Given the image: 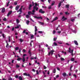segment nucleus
I'll list each match as a JSON object with an SVG mask.
<instances>
[{
	"instance_id": "nucleus-38",
	"label": "nucleus",
	"mask_w": 80,
	"mask_h": 80,
	"mask_svg": "<svg viewBox=\"0 0 80 80\" xmlns=\"http://www.w3.org/2000/svg\"><path fill=\"white\" fill-rule=\"evenodd\" d=\"M28 14L29 15H30V14H31V12H30V11H29L28 12Z\"/></svg>"
},
{
	"instance_id": "nucleus-45",
	"label": "nucleus",
	"mask_w": 80,
	"mask_h": 80,
	"mask_svg": "<svg viewBox=\"0 0 80 80\" xmlns=\"http://www.w3.org/2000/svg\"><path fill=\"white\" fill-rule=\"evenodd\" d=\"M38 32L39 33H43V32L39 31Z\"/></svg>"
},
{
	"instance_id": "nucleus-5",
	"label": "nucleus",
	"mask_w": 80,
	"mask_h": 80,
	"mask_svg": "<svg viewBox=\"0 0 80 80\" xmlns=\"http://www.w3.org/2000/svg\"><path fill=\"white\" fill-rule=\"evenodd\" d=\"M27 54H24L23 55V62H24L25 61V56H26Z\"/></svg>"
},
{
	"instance_id": "nucleus-22",
	"label": "nucleus",
	"mask_w": 80,
	"mask_h": 80,
	"mask_svg": "<svg viewBox=\"0 0 80 80\" xmlns=\"http://www.w3.org/2000/svg\"><path fill=\"white\" fill-rule=\"evenodd\" d=\"M61 5H62V4H61V2H60L58 4V8H60V7L61 6Z\"/></svg>"
},
{
	"instance_id": "nucleus-57",
	"label": "nucleus",
	"mask_w": 80,
	"mask_h": 80,
	"mask_svg": "<svg viewBox=\"0 0 80 80\" xmlns=\"http://www.w3.org/2000/svg\"><path fill=\"white\" fill-rule=\"evenodd\" d=\"M15 29V28H12V31H13V30H14Z\"/></svg>"
},
{
	"instance_id": "nucleus-20",
	"label": "nucleus",
	"mask_w": 80,
	"mask_h": 80,
	"mask_svg": "<svg viewBox=\"0 0 80 80\" xmlns=\"http://www.w3.org/2000/svg\"><path fill=\"white\" fill-rule=\"evenodd\" d=\"M16 22L17 23H19L20 22V20H18V19H16Z\"/></svg>"
},
{
	"instance_id": "nucleus-47",
	"label": "nucleus",
	"mask_w": 80,
	"mask_h": 80,
	"mask_svg": "<svg viewBox=\"0 0 80 80\" xmlns=\"http://www.w3.org/2000/svg\"><path fill=\"white\" fill-rule=\"evenodd\" d=\"M48 8L49 9H51V8H52V6H51L48 7Z\"/></svg>"
},
{
	"instance_id": "nucleus-37",
	"label": "nucleus",
	"mask_w": 80,
	"mask_h": 80,
	"mask_svg": "<svg viewBox=\"0 0 80 80\" xmlns=\"http://www.w3.org/2000/svg\"><path fill=\"white\" fill-rule=\"evenodd\" d=\"M2 37H3V38H5V34L2 33Z\"/></svg>"
},
{
	"instance_id": "nucleus-14",
	"label": "nucleus",
	"mask_w": 80,
	"mask_h": 80,
	"mask_svg": "<svg viewBox=\"0 0 80 80\" xmlns=\"http://www.w3.org/2000/svg\"><path fill=\"white\" fill-rule=\"evenodd\" d=\"M22 60V62H23V58H18L17 59V60L18 61H20V60Z\"/></svg>"
},
{
	"instance_id": "nucleus-64",
	"label": "nucleus",
	"mask_w": 80,
	"mask_h": 80,
	"mask_svg": "<svg viewBox=\"0 0 80 80\" xmlns=\"http://www.w3.org/2000/svg\"><path fill=\"white\" fill-rule=\"evenodd\" d=\"M9 80H12V79L10 78H9Z\"/></svg>"
},
{
	"instance_id": "nucleus-9",
	"label": "nucleus",
	"mask_w": 80,
	"mask_h": 80,
	"mask_svg": "<svg viewBox=\"0 0 80 80\" xmlns=\"http://www.w3.org/2000/svg\"><path fill=\"white\" fill-rule=\"evenodd\" d=\"M28 53L30 56H32V53H31V49H29L28 50Z\"/></svg>"
},
{
	"instance_id": "nucleus-4",
	"label": "nucleus",
	"mask_w": 80,
	"mask_h": 80,
	"mask_svg": "<svg viewBox=\"0 0 80 80\" xmlns=\"http://www.w3.org/2000/svg\"><path fill=\"white\" fill-rule=\"evenodd\" d=\"M34 18H37V19H42V17H37L36 16H35Z\"/></svg>"
},
{
	"instance_id": "nucleus-61",
	"label": "nucleus",
	"mask_w": 80,
	"mask_h": 80,
	"mask_svg": "<svg viewBox=\"0 0 80 80\" xmlns=\"http://www.w3.org/2000/svg\"><path fill=\"white\" fill-rule=\"evenodd\" d=\"M48 2L50 3V2L51 1V0H48Z\"/></svg>"
},
{
	"instance_id": "nucleus-23",
	"label": "nucleus",
	"mask_w": 80,
	"mask_h": 80,
	"mask_svg": "<svg viewBox=\"0 0 80 80\" xmlns=\"http://www.w3.org/2000/svg\"><path fill=\"white\" fill-rule=\"evenodd\" d=\"M53 52H54V51L52 50L51 51V55H52L53 54Z\"/></svg>"
},
{
	"instance_id": "nucleus-50",
	"label": "nucleus",
	"mask_w": 80,
	"mask_h": 80,
	"mask_svg": "<svg viewBox=\"0 0 80 80\" xmlns=\"http://www.w3.org/2000/svg\"><path fill=\"white\" fill-rule=\"evenodd\" d=\"M58 77H59V75H57L56 78H58Z\"/></svg>"
},
{
	"instance_id": "nucleus-27",
	"label": "nucleus",
	"mask_w": 80,
	"mask_h": 80,
	"mask_svg": "<svg viewBox=\"0 0 80 80\" xmlns=\"http://www.w3.org/2000/svg\"><path fill=\"white\" fill-rule=\"evenodd\" d=\"M61 61H65V59L62 58H61Z\"/></svg>"
},
{
	"instance_id": "nucleus-52",
	"label": "nucleus",
	"mask_w": 80,
	"mask_h": 80,
	"mask_svg": "<svg viewBox=\"0 0 80 80\" xmlns=\"http://www.w3.org/2000/svg\"><path fill=\"white\" fill-rule=\"evenodd\" d=\"M44 69H47V67H46L45 65L44 66Z\"/></svg>"
},
{
	"instance_id": "nucleus-3",
	"label": "nucleus",
	"mask_w": 80,
	"mask_h": 80,
	"mask_svg": "<svg viewBox=\"0 0 80 80\" xmlns=\"http://www.w3.org/2000/svg\"><path fill=\"white\" fill-rule=\"evenodd\" d=\"M39 12L41 13H42L43 14V13H45V11H43V10L42 9H40L39 11Z\"/></svg>"
},
{
	"instance_id": "nucleus-15",
	"label": "nucleus",
	"mask_w": 80,
	"mask_h": 80,
	"mask_svg": "<svg viewBox=\"0 0 80 80\" xmlns=\"http://www.w3.org/2000/svg\"><path fill=\"white\" fill-rule=\"evenodd\" d=\"M32 5L30 4L29 7V8H28L29 10H31V8H32Z\"/></svg>"
},
{
	"instance_id": "nucleus-41",
	"label": "nucleus",
	"mask_w": 80,
	"mask_h": 80,
	"mask_svg": "<svg viewBox=\"0 0 80 80\" xmlns=\"http://www.w3.org/2000/svg\"><path fill=\"white\" fill-rule=\"evenodd\" d=\"M65 13L66 15H69V13L68 12H66Z\"/></svg>"
},
{
	"instance_id": "nucleus-63",
	"label": "nucleus",
	"mask_w": 80,
	"mask_h": 80,
	"mask_svg": "<svg viewBox=\"0 0 80 80\" xmlns=\"http://www.w3.org/2000/svg\"><path fill=\"white\" fill-rule=\"evenodd\" d=\"M80 13H79V14H78V17H80Z\"/></svg>"
},
{
	"instance_id": "nucleus-19",
	"label": "nucleus",
	"mask_w": 80,
	"mask_h": 80,
	"mask_svg": "<svg viewBox=\"0 0 80 80\" xmlns=\"http://www.w3.org/2000/svg\"><path fill=\"white\" fill-rule=\"evenodd\" d=\"M39 23H40V25H44V23L41 22L40 21H39L38 22Z\"/></svg>"
},
{
	"instance_id": "nucleus-6",
	"label": "nucleus",
	"mask_w": 80,
	"mask_h": 80,
	"mask_svg": "<svg viewBox=\"0 0 80 80\" xmlns=\"http://www.w3.org/2000/svg\"><path fill=\"white\" fill-rule=\"evenodd\" d=\"M12 13V11H10L8 12V14L7 15V17H9V16L10 15H11Z\"/></svg>"
},
{
	"instance_id": "nucleus-1",
	"label": "nucleus",
	"mask_w": 80,
	"mask_h": 80,
	"mask_svg": "<svg viewBox=\"0 0 80 80\" xmlns=\"http://www.w3.org/2000/svg\"><path fill=\"white\" fill-rule=\"evenodd\" d=\"M38 8L34 6L33 8V10L32 11V12L33 13H35V10L36 11H38Z\"/></svg>"
},
{
	"instance_id": "nucleus-54",
	"label": "nucleus",
	"mask_w": 80,
	"mask_h": 80,
	"mask_svg": "<svg viewBox=\"0 0 80 80\" xmlns=\"http://www.w3.org/2000/svg\"><path fill=\"white\" fill-rule=\"evenodd\" d=\"M30 59L31 60H33L34 59V58H33V57L32 58L31 57V58Z\"/></svg>"
},
{
	"instance_id": "nucleus-36",
	"label": "nucleus",
	"mask_w": 80,
	"mask_h": 80,
	"mask_svg": "<svg viewBox=\"0 0 80 80\" xmlns=\"http://www.w3.org/2000/svg\"><path fill=\"white\" fill-rule=\"evenodd\" d=\"M35 6L34 7H37V6L38 5V4H37V3H35Z\"/></svg>"
},
{
	"instance_id": "nucleus-11",
	"label": "nucleus",
	"mask_w": 80,
	"mask_h": 80,
	"mask_svg": "<svg viewBox=\"0 0 80 80\" xmlns=\"http://www.w3.org/2000/svg\"><path fill=\"white\" fill-rule=\"evenodd\" d=\"M20 8V6L17 5L15 8L16 10H18V8Z\"/></svg>"
},
{
	"instance_id": "nucleus-39",
	"label": "nucleus",
	"mask_w": 80,
	"mask_h": 80,
	"mask_svg": "<svg viewBox=\"0 0 80 80\" xmlns=\"http://www.w3.org/2000/svg\"><path fill=\"white\" fill-rule=\"evenodd\" d=\"M74 20H75L74 19H72L71 20V21L72 22H74Z\"/></svg>"
},
{
	"instance_id": "nucleus-35",
	"label": "nucleus",
	"mask_w": 80,
	"mask_h": 80,
	"mask_svg": "<svg viewBox=\"0 0 80 80\" xmlns=\"http://www.w3.org/2000/svg\"><path fill=\"white\" fill-rule=\"evenodd\" d=\"M16 68H19V67H20V66H19L18 64H16Z\"/></svg>"
},
{
	"instance_id": "nucleus-32",
	"label": "nucleus",
	"mask_w": 80,
	"mask_h": 80,
	"mask_svg": "<svg viewBox=\"0 0 80 80\" xmlns=\"http://www.w3.org/2000/svg\"><path fill=\"white\" fill-rule=\"evenodd\" d=\"M23 75L25 76H28V74H27L26 73H23Z\"/></svg>"
},
{
	"instance_id": "nucleus-25",
	"label": "nucleus",
	"mask_w": 80,
	"mask_h": 80,
	"mask_svg": "<svg viewBox=\"0 0 80 80\" xmlns=\"http://www.w3.org/2000/svg\"><path fill=\"white\" fill-rule=\"evenodd\" d=\"M55 1H52V3L51 5L52 6H53V5H54V4H55Z\"/></svg>"
},
{
	"instance_id": "nucleus-8",
	"label": "nucleus",
	"mask_w": 80,
	"mask_h": 80,
	"mask_svg": "<svg viewBox=\"0 0 80 80\" xmlns=\"http://www.w3.org/2000/svg\"><path fill=\"white\" fill-rule=\"evenodd\" d=\"M5 12V8H2L1 11L2 13H3Z\"/></svg>"
},
{
	"instance_id": "nucleus-49",
	"label": "nucleus",
	"mask_w": 80,
	"mask_h": 80,
	"mask_svg": "<svg viewBox=\"0 0 80 80\" xmlns=\"http://www.w3.org/2000/svg\"><path fill=\"white\" fill-rule=\"evenodd\" d=\"M19 53H20L21 52V48H20L19 49Z\"/></svg>"
},
{
	"instance_id": "nucleus-46",
	"label": "nucleus",
	"mask_w": 80,
	"mask_h": 80,
	"mask_svg": "<svg viewBox=\"0 0 80 80\" xmlns=\"http://www.w3.org/2000/svg\"><path fill=\"white\" fill-rule=\"evenodd\" d=\"M55 32H56V31H55V30H54L53 32V34H55Z\"/></svg>"
},
{
	"instance_id": "nucleus-43",
	"label": "nucleus",
	"mask_w": 80,
	"mask_h": 80,
	"mask_svg": "<svg viewBox=\"0 0 80 80\" xmlns=\"http://www.w3.org/2000/svg\"><path fill=\"white\" fill-rule=\"evenodd\" d=\"M15 28H19V26H17V27H15Z\"/></svg>"
},
{
	"instance_id": "nucleus-51",
	"label": "nucleus",
	"mask_w": 80,
	"mask_h": 80,
	"mask_svg": "<svg viewBox=\"0 0 80 80\" xmlns=\"http://www.w3.org/2000/svg\"><path fill=\"white\" fill-rule=\"evenodd\" d=\"M58 33H61V31H58Z\"/></svg>"
},
{
	"instance_id": "nucleus-56",
	"label": "nucleus",
	"mask_w": 80,
	"mask_h": 80,
	"mask_svg": "<svg viewBox=\"0 0 80 80\" xmlns=\"http://www.w3.org/2000/svg\"><path fill=\"white\" fill-rule=\"evenodd\" d=\"M30 20L32 22H34V20H33L32 19V18H30Z\"/></svg>"
},
{
	"instance_id": "nucleus-28",
	"label": "nucleus",
	"mask_w": 80,
	"mask_h": 80,
	"mask_svg": "<svg viewBox=\"0 0 80 80\" xmlns=\"http://www.w3.org/2000/svg\"><path fill=\"white\" fill-rule=\"evenodd\" d=\"M19 49V48L18 47H16L15 48V50H18Z\"/></svg>"
},
{
	"instance_id": "nucleus-48",
	"label": "nucleus",
	"mask_w": 80,
	"mask_h": 80,
	"mask_svg": "<svg viewBox=\"0 0 80 80\" xmlns=\"http://www.w3.org/2000/svg\"><path fill=\"white\" fill-rule=\"evenodd\" d=\"M14 5H17V2H14Z\"/></svg>"
},
{
	"instance_id": "nucleus-17",
	"label": "nucleus",
	"mask_w": 80,
	"mask_h": 80,
	"mask_svg": "<svg viewBox=\"0 0 80 80\" xmlns=\"http://www.w3.org/2000/svg\"><path fill=\"white\" fill-rule=\"evenodd\" d=\"M35 32H37V30H38V29H37V26H35Z\"/></svg>"
},
{
	"instance_id": "nucleus-12",
	"label": "nucleus",
	"mask_w": 80,
	"mask_h": 80,
	"mask_svg": "<svg viewBox=\"0 0 80 80\" xmlns=\"http://www.w3.org/2000/svg\"><path fill=\"white\" fill-rule=\"evenodd\" d=\"M58 19V17H56L53 19V20L52 21V22H53L54 21H55V20H57Z\"/></svg>"
},
{
	"instance_id": "nucleus-59",
	"label": "nucleus",
	"mask_w": 80,
	"mask_h": 80,
	"mask_svg": "<svg viewBox=\"0 0 80 80\" xmlns=\"http://www.w3.org/2000/svg\"><path fill=\"white\" fill-rule=\"evenodd\" d=\"M25 32H26V30H24L23 32V33H25Z\"/></svg>"
},
{
	"instance_id": "nucleus-18",
	"label": "nucleus",
	"mask_w": 80,
	"mask_h": 80,
	"mask_svg": "<svg viewBox=\"0 0 80 80\" xmlns=\"http://www.w3.org/2000/svg\"><path fill=\"white\" fill-rule=\"evenodd\" d=\"M19 40H20V42L22 43V42H23V39H22V38H20L19 39Z\"/></svg>"
},
{
	"instance_id": "nucleus-62",
	"label": "nucleus",
	"mask_w": 80,
	"mask_h": 80,
	"mask_svg": "<svg viewBox=\"0 0 80 80\" xmlns=\"http://www.w3.org/2000/svg\"><path fill=\"white\" fill-rule=\"evenodd\" d=\"M32 70L33 72H35V69H32Z\"/></svg>"
},
{
	"instance_id": "nucleus-24",
	"label": "nucleus",
	"mask_w": 80,
	"mask_h": 80,
	"mask_svg": "<svg viewBox=\"0 0 80 80\" xmlns=\"http://www.w3.org/2000/svg\"><path fill=\"white\" fill-rule=\"evenodd\" d=\"M53 73H56V69H55V68H54V69L53 72Z\"/></svg>"
},
{
	"instance_id": "nucleus-2",
	"label": "nucleus",
	"mask_w": 80,
	"mask_h": 80,
	"mask_svg": "<svg viewBox=\"0 0 80 80\" xmlns=\"http://www.w3.org/2000/svg\"><path fill=\"white\" fill-rule=\"evenodd\" d=\"M23 7V6H22L21 7V8L19 9V10L17 11V12H20L21 13H22V8Z\"/></svg>"
},
{
	"instance_id": "nucleus-55",
	"label": "nucleus",
	"mask_w": 80,
	"mask_h": 80,
	"mask_svg": "<svg viewBox=\"0 0 80 80\" xmlns=\"http://www.w3.org/2000/svg\"><path fill=\"white\" fill-rule=\"evenodd\" d=\"M8 43H7V45L6 46V48H8Z\"/></svg>"
},
{
	"instance_id": "nucleus-7",
	"label": "nucleus",
	"mask_w": 80,
	"mask_h": 80,
	"mask_svg": "<svg viewBox=\"0 0 80 80\" xmlns=\"http://www.w3.org/2000/svg\"><path fill=\"white\" fill-rule=\"evenodd\" d=\"M62 76L64 77H65L66 76H68V74H67V73L66 72H64L62 74Z\"/></svg>"
},
{
	"instance_id": "nucleus-40",
	"label": "nucleus",
	"mask_w": 80,
	"mask_h": 80,
	"mask_svg": "<svg viewBox=\"0 0 80 80\" xmlns=\"http://www.w3.org/2000/svg\"><path fill=\"white\" fill-rule=\"evenodd\" d=\"M54 41H56L57 40V38H54L53 39Z\"/></svg>"
},
{
	"instance_id": "nucleus-30",
	"label": "nucleus",
	"mask_w": 80,
	"mask_h": 80,
	"mask_svg": "<svg viewBox=\"0 0 80 80\" xmlns=\"http://www.w3.org/2000/svg\"><path fill=\"white\" fill-rule=\"evenodd\" d=\"M71 61H72V62H73V61L75 60V58H72L71 59Z\"/></svg>"
},
{
	"instance_id": "nucleus-16",
	"label": "nucleus",
	"mask_w": 80,
	"mask_h": 80,
	"mask_svg": "<svg viewBox=\"0 0 80 80\" xmlns=\"http://www.w3.org/2000/svg\"><path fill=\"white\" fill-rule=\"evenodd\" d=\"M70 7V5L69 4H67L66 5V8H69Z\"/></svg>"
},
{
	"instance_id": "nucleus-34",
	"label": "nucleus",
	"mask_w": 80,
	"mask_h": 80,
	"mask_svg": "<svg viewBox=\"0 0 80 80\" xmlns=\"http://www.w3.org/2000/svg\"><path fill=\"white\" fill-rule=\"evenodd\" d=\"M26 18H28L30 17V16L28 15H27L26 16Z\"/></svg>"
},
{
	"instance_id": "nucleus-31",
	"label": "nucleus",
	"mask_w": 80,
	"mask_h": 80,
	"mask_svg": "<svg viewBox=\"0 0 80 80\" xmlns=\"http://www.w3.org/2000/svg\"><path fill=\"white\" fill-rule=\"evenodd\" d=\"M3 21H5V22H6L7 21V18H4L3 19Z\"/></svg>"
},
{
	"instance_id": "nucleus-53",
	"label": "nucleus",
	"mask_w": 80,
	"mask_h": 80,
	"mask_svg": "<svg viewBox=\"0 0 80 80\" xmlns=\"http://www.w3.org/2000/svg\"><path fill=\"white\" fill-rule=\"evenodd\" d=\"M51 54V52H49V53L48 54V55H49V56Z\"/></svg>"
},
{
	"instance_id": "nucleus-42",
	"label": "nucleus",
	"mask_w": 80,
	"mask_h": 80,
	"mask_svg": "<svg viewBox=\"0 0 80 80\" xmlns=\"http://www.w3.org/2000/svg\"><path fill=\"white\" fill-rule=\"evenodd\" d=\"M73 77H75V78H77V75H76L73 74Z\"/></svg>"
},
{
	"instance_id": "nucleus-29",
	"label": "nucleus",
	"mask_w": 80,
	"mask_h": 80,
	"mask_svg": "<svg viewBox=\"0 0 80 80\" xmlns=\"http://www.w3.org/2000/svg\"><path fill=\"white\" fill-rule=\"evenodd\" d=\"M34 37V36H33V35L32 34L31 36V39H32V38H33Z\"/></svg>"
},
{
	"instance_id": "nucleus-21",
	"label": "nucleus",
	"mask_w": 80,
	"mask_h": 80,
	"mask_svg": "<svg viewBox=\"0 0 80 80\" xmlns=\"http://www.w3.org/2000/svg\"><path fill=\"white\" fill-rule=\"evenodd\" d=\"M19 79L20 80H23V78H22V77L21 76H19L18 77Z\"/></svg>"
},
{
	"instance_id": "nucleus-33",
	"label": "nucleus",
	"mask_w": 80,
	"mask_h": 80,
	"mask_svg": "<svg viewBox=\"0 0 80 80\" xmlns=\"http://www.w3.org/2000/svg\"><path fill=\"white\" fill-rule=\"evenodd\" d=\"M54 45H55V46H57V45H58L57 43H56L55 42H54Z\"/></svg>"
},
{
	"instance_id": "nucleus-13",
	"label": "nucleus",
	"mask_w": 80,
	"mask_h": 80,
	"mask_svg": "<svg viewBox=\"0 0 80 80\" xmlns=\"http://www.w3.org/2000/svg\"><path fill=\"white\" fill-rule=\"evenodd\" d=\"M74 43L76 45H78V42H77V41L76 40L74 41Z\"/></svg>"
},
{
	"instance_id": "nucleus-26",
	"label": "nucleus",
	"mask_w": 80,
	"mask_h": 80,
	"mask_svg": "<svg viewBox=\"0 0 80 80\" xmlns=\"http://www.w3.org/2000/svg\"><path fill=\"white\" fill-rule=\"evenodd\" d=\"M26 23L27 24L29 25V23H30V21H29V20L27 21L26 22Z\"/></svg>"
},
{
	"instance_id": "nucleus-44",
	"label": "nucleus",
	"mask_w": 80,
	"mask_h": 80,
	"mask_svg": "<svg viewBox=\"0 0 80 80\" xmlns=\"http://www.w3.org/2000/svg\"><path fill=\"white\" fill-rule=\"evenodd\" d=\"M15 77H16V78H18V76L16 75L15 76Z\"/></svg>"
},
{
	"instance_id": "nucleus-60",
	"label": "nucleus",
	"mask_w": 80,
	"mask_h": 80,
	"mask_svg": "<svg viewBox=\"0 0 80 80\" xmlns=\"http://www.w3.org/2000/svg\"><path fill=\"white\" fill-rule=\"evenodd\" d=\"M13 62H14V60H12V63H13Z\"/></svg>"
},
{
	"instance_id": "nucleus-58",
	"label": "nucleus",
	"mask_w": 80,
	"mask_h": 80,
	"mask_svg": "<svg viewBox=\"0 0 80 80\" xmlns=\"http://www.w3.org/2000/svg\"><path fill=\"white\" fill-rule=\"evenodd\" d=\"M23 52H26V51L24 49H23Z\"/></svg>"
},
{
	"instance_id": "nucleus-10",
	"label": "nucleus",
	"mask_w": 80,
	"mask_h": 80,
	"mask_svg": "<svg viewBox=\"0 0 80 80\" xmlns=\"http://www.w3.org/2000/svg\"><path fill=\"white\" fill-rule=\"evenodd\" d=\"M62 21H65V20H67V18H65V17L64 16H63L62 18Z\"/></svg>"
}]
</instances>
